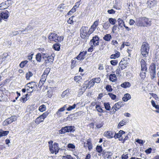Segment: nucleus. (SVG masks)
<instances>
[{
  "label": "nucleus",
  "mask_w": 159,
  "mask_h": 159,
  "mask_svg": "<svg viewBox=\"0 0 159 159\" xmlns=\"http://www.w3.org/2000/svg\"><path fill=\"white\" fill-rule=\"evenodd\" d=\"M150 49L149 44L146 42L143 43L141 47V54L143 57L146 58L148 56Z\"/></svg>",
  "instance_id": "1"
},
{
  "label": "nucleus",
  "mask_w": 159,
  "mask_h": 159,
  "mask_svg": "<svg viewBox=\"0 0 159 159\" xmlns=\"http://www.w3.org/2000/svg\"><path fill=\"white\" fill-rule=\"evenodd\" d=\"M53 143V142L52 141H50L48 142L49 150L52 153H55V154H56L58 153L60 148L58 147V143H55L52 144Z\"/></svg>",
  "instance_id": "2"
},
{
  "label": "nucleus",
  "mask_w": 159,
  "mask_h": 159,
  "mask_svg": "<svg viewBox=\"0 0 159 159\" xmlns=\"http://www.w3.org/2000/svg\"><path fill=\"white\" fill-rule=\"evenodd\" d=\"M48 38L51 41L60 42L63 39V37L61 36L60 37L54 33H51L48 36Z\"/></svg>",
  "instance_id": "3"
},
{
  "label": "nucleus",
  "mask_w": 159,
  "mask_h": 159,
  "mask_svg": "<svg viewBox=\"0 0 159 159\" xmlns=\"http://www.w3.org/2000/svg\"><path fill=\"white\" fill-rule=\"evenodd\" d=\"M141 23H139V26H149L151 25V21L149 19L145 17L141 18Z\"/></svg>",
  "instance_id": "4"
},
{
  "label": "nucleus",
  "mask_w": 159,
  "mask_h": 159,
  "mask_svg": "<svg viewBox=\"0 0 159 159\" xmlns=\"http://www.w3.org/2000/svg\"><path fill=\"white\" fill-rule=\"evenodd\" d=\"M89 29L88 27L82 26L80 30V36L83 39H84L85 37H88L89 34Z\"/></svg>",
  "instance_id": "5"
},
{
  "label": "nucleus",
  "mask_w": 159,
  "mask_h": 159,
  "mask_svg": "<svg viewBox=\"0 0 159 159\" xmlns=\"http://www.w3.org/2000/svg\"><path fill=\"white\" fill-rule=\"evenodd\" d=\"M75 127L73 126H68L62 127L61 129L60 130V134H63L66 132H71L75 131Z\"/></svg>",
  "instance_id": "6"
},
{
  "label": "nucleus",
  "mask_w": 159,
  "mask_h": 159,
  "mask_svg": "<svg viewBox=\"0 0 159 159\" xmlns=\"http://www.w3.org/2000/svg\"><path fill=\"white\" fill-rule=\"evenodd\" d=\"M36 84L34 82L28 83L25 87L28 93L32 92L34 90V86Z\"/></svg>",
  "instance_id": "7"
},
{
  "label": "nucleus",
  "mask_w": 159,
  "mask_h": 159,
  "mask_svg": "<svg viewBox=\"0 0 159 159\" xmlns=\"http://www.w3.org/2000/svg\"><path fill=\"white\" fill-rule=\"evenodd\" d=\"M121 102H119L116 103L111 109V112L112 114H114L115 112L123 106Z\"/></svg>",
  "instance_id": "8"
},
{
  "label": "nucleus",
  "mask_w": 159,
  "mask_h": 159,
  "mask_svg": "<svg viewBox=\"0 0 159 159\" xmlns=\"http://www.w3.org/2000/svg\"><path fill=\"white\" fill-rule=\"evenodd\" d=\"M44 60V64L46 65L48 64H52L54 61V57L52 55L43 57Z\"/></svg>",
  "instance_id": "9"
},
{
  "label": "nucleus",
  "mask_w": 159,
  "mask_h": 159,
  "mask_svg": "<svg viewBox=\"0 0 159 159\" xmlns=\"http://www.w3.org/2000/svg\"><path fill=\"white\" fill-rule=\"evenodd\" d=\"M99 38L97 36L93 37L90 42V45H93L94 46L98 45L99 43Z\"/></svg>",
  "instance_id": "10"
},
{
  "label": "nucleus",
  "mask_w": 159,
  "mask_h": 159,
  "mask_svg": "<svg viewBox=\"0 0 159 159\" xmlns=\"http://www.w3.org/2000/svg\"><path fill=\"white\" fill-rule=\"evenodd\" d=\"M16 120V118L15 116H12L6 120L3 123V125L4 126H6L9 124L11 123L13 121H15Z\"/></svg>",
  "instance_id": "11"
},
{
  "label": "nucleus",
  "mask_w": 159,
  "mask_h": 159,
  "mask_svg": "<svg viewBox=\"0 0 159 159\" xmlns=\"http://www.w3.org/2000/svg\"><path fill=\"white\" fill-rule=\"evenodd\" d=\"M116 134L115 132L112 131H106L104 133V136L108 138H111L114 137L116 139Z\"/></svg>",
  "instance_id": "12"
},
{
  "label": "nucleus",
  "mask_w": 159,
  "mask_h": 159,
  "mask_svg": "<svg viewBox=\"0 0 159 159\" xmlns=\"http://www.w3.org/2000/svg\"><path fill=\"white\" fill-rule=\"evenodd\" d=\"M9 12L7 11L2 12L0 14V23L2 22V19H6L9 16Z\"/></svg>",
  "instance_id": "13"
},
{
  "label": "nucleus",
  "mask_w": 159,
  "mask_h": 159,
  "mask_svg": "<svg viewBox=\"0 0 159 159\" xmlns=\"http://www.w3.org/2000/svg\"><path fill=\"white\" fill-rule=\"evenodd\" d=\"M86 54V51H83L82 52H81L79 55L76 57V58L77 59L79 60H83L84 58V57Z\"/></svg>",
  "instance_id": "14"
},
{
  "label": "nucleus",
  "mask_w": 159,
  "mask_h": 159,
  "mask_svg": "<svg viewBox=\"0 0 159 159\" xmlns=\"http://www.w3.org/2000/svg\"><path fill=\"white\" fill-rule=\"evenodd\" d=\"M119 68L121 70L125 69L127 66L126 62L125 61H121L119 63Z\"/></svg>",
  "instance_id": "15"
},
{
  "label": "nucleus",
  "mask_w": 159,
  "mask_h": 159,
  "mask_svg": "<svg viewBox=\"0 0 159 159\" xmlns=\"http://www.w3.org/2000/svg\"><path fill=\"white\" fill-rule=\"evenodd\" d=\"M140 64L141 67V70H147V67L145 65V62L144 59H142L140 61Z\"/></svg>",
  "instance_id": "16"
},
{
  "label": "nucleus",
  "mask_w": 159,
  "mask_h": 159,
  "mask_svg": "<svg viewBox=\"0 0 159 159\" xmlns=\"http://www.w3.org/2000/svg\"><path fill=\"white\" fill-rule=\"evenodd\" d=\"M131 85L130 83L128 82H125L120 85L121 87L125 89L130 87Z\"/></svg>",
  "instance_id": "17"
},
{
  "label": "nucleus",
  "mask_w": 159,
  "mask_h": 159,
  "mask_svg": "<svg viewBox=\"0 0 159 159\" xmlns=\"http://www.w3.org/2000/svg\"><path fill=\"white\" fill-rule=\"evenodd\" d=\"M67 7V6L65 5L64 4H61L58 6V8L60 12H62L63 9H66Z\"/></svg>",
  "instance_id": "18"
},
{
  "label": "nucleus",
  "mask_w": 159,
  "mask_h": 159,
  "mask_svg": "<svg viewBox=\"0 0 159 159\" xmlns=\"http://www.w3.org/2000/svg\"><path fill=\"white\" fill-rule=\"evenodd\" d=\"M131 98L130 95L129 93H126L122 98L124 102H127Z\"/></svg>",
  "instance_id": "19"
},
{
  "label": "nucleus",
  "mask_w": 159,
  "mask_h": 159,
  "mask_svg": "<svg viewBox=\"0 0 159 159\" xmlns=\"http://www.w3.org/2000/svg\"><path fill=\"white\" fill-rule=\"evenodd\" d=\"M47 77V76L42 75L41 80L39 82V84L41 85H43Z\"/></svg>",
  "instance_id": "20"
},
{
  "label": "nucleus",
  "mask_w": 159,
  "mask_h": 159,
  "mask_svg": "<svg viewBox=\"0 0 159 159\" xmlns=\"http://www.w3.org/2000/svg\"><path fill=\"white\" fill-rule=\"evenodd\" d=\"M9 133L8 131H3L2 129L0 130V138L7 135Z\"/></svg>",
  "instance_id": "21"
},
{
  "label": "nucleus",
  "mask_w": 159,
  "mask_h": 159,
  "mask_svg": "<svg viewBox=\"0 0 159 159\" xmlns=\"http://www.w3.org/2000/svg\"><path fill=\"white\" fill-rule=\"evenodd\" d=\"M44 120L43 118L40 116L36 119L35 122L36 124H39L41 122L43 121Z\"/></svg>",
  "instance_id": "22"
},
{
  "label": "nucleus",
  "mask_w": 159,
  "mask_h": 159,
  "mask_svg": "<svg viewBox=\"0 0 159 159\" xmlns=\"http://www.w3.org/2000/svg\"><path fill=\"white\" fill-rule=\"evenodd\" d=\"M116 76L115 74H111L109 75V80L112 82H115L116 80Z\"/></svg>",
  "instance_id": "23"
},
{
  "label": "nucleus",
  "mask_w": 159,
  "mask_h": 159,
  "mask_svg": "<svg viewBox=\"0 0 159 159\" xmlns=\"http://www.w3.org/2000/svg\"><path fill=\"white\" fill-rule=\"evenodd\" d=\"M120 56V53L118 52H117L116 53L112 54L111 55L110 58L112 59H115L119 57Z\"/></svg>",
  "instance_id": "24"
},
{
  "label": "nucleus",
  "mask_w": 159,
  "mask_h": 159,
  "mask_svg": "<svg viewBox=\"0 0 159 159\" xmlns=\"http://www.w3.org/2000/svg\"><path fill=\"white\" fill-rule=\"evenodd\" d=\"M118 25L120 28H122L123 26L125 25L124 22L123 20L120 18L118 19Z\"/></svg>",
  "instance_id": "25"
},
{
  "label": "nucleus",
  "mask_w": 159,
  "mask_h": 159,
  "mask_svg": "<svg viewBox=\"0 0 159 159\" xmlns=\"http://www.w3.org/2000/svg\"><path fill=\"white\" fill-rule=\"evenodd\" d=\"M125 134V132L123 130H120L118 133L117 134H116V139L117 138H120L122 137V135Z\"/></svg>",
  "instance_id": "26"
},
{
  "label": "nucleus",
  "mask_w": 159,
  "mask_h": 159,
  "mask_svg": "<svg viewBox=\"0 0 159 159\" xmlns=\"http://www.w3.org/2000/svg\"><path fill=\"white\" fill-rule=\"evenodd\" d=\"M112 37L109 34H107L105 35L103 39L106 41H109L111 39Z\"/></svg>",
  "instance_id": "27"
},
{
  "label": "nucleus",
  "mask_w": 159,
  "mask_h": 159,
  "mask_svg": "<svg viewBox=\"0 0 159 159\" xmlns=\"http://www.w3.org/2000/svg\"><path fill=\"white\" fill-rule=\"evenodd\" d=\"M127 122L125 120H123L120 121L117 127L118 128H120L121 127L126 124Z\"/></svg>",
  "instance_id": "28"
},
{
  "label": "nucleus",
  "mask_w": 159,
  "mask_h": 159,
  "mask_svg": "<svg viewBox=\"0 0 159 159\" xmlns=\"http://www.w3.org/2000/svg\"><path fill=\"white\" fill-rule=\"evenodd\" d=\"M108 21L110 24L112 25H115L116 22V20L115 18H109L108 19Z\"/></svg>",
  "instance_id": "29"
},
{
  "label": "nucleus",
  "mask_w": 159,
  "mask_h": 159,
  "mask_svg": "<svg viewBox=\"0 0 159 159\" xmlns=\"http://www.w3.org/2000/svg\"><path fill=\"white\" fill-rule=\"evenodd\" d=\"M69 90L68 89H66L65 91L63 92L61 95V96L62 98H64L67 97L69 94Z\"/></svg>",
  "instance_id": "30"
},
{
  "label": "nucleus",
  "mask_w": 159,
  "mask_h": 159,
  "mask_svg": "<svg viewBox=\"0 0 159 159\" xmlns=\"http://www.w3.org/2000/svg\"><path fill=\"white\" fill-rule=\"evenodd\" d=\"M42 55L40 53H38L36 56V59L38 62H40Z\"/></svg>",
  "instance_id": "31"
},
{
  "label": "nucleus",
  "mask_w": 159,
  "mask_h": 159,
  "mask_svg": "<svg viewBox=\"0 0 159 159\" xmlns=\"http://www.w3.org/2000/svg\"><path fill=\"white\" fill-rule=\"evenodd\" d=\"M104 105L105 107V109L109 111L111 107L109 102H104Z\"/></svg>",
  "instance_id": "32"
},
{
  "label": "nucleus",
  "mask_w": 159,
  "mask_h": 159,
  "mask_svg": "<svg viewBox=\"0 0 159 159\" xmlns=\"http://www.w3.org/2000/svg\"><path fill=\"white\" fill-rule=\"evenodd\" d=\"M95 108L98 112L100 113L103 112V110L101 107L99 105H97L95 107Z\"/></svg>",
  "instance_id": "33"
},
{
  "label": "nucleus",
  "mask_w": 159,
  "mask_h": 159,
  "mask_svg": "<svg viewBox=\"0 0 159 159\" xmlns=\"http://www.w3.org/2000/svg\"><path fill=\"white\" fill-rule=\"evenodd\" d=\"M151 69L153 73V75H156V66L154 64H153L150 66Z\"/></svg>",
  "instance_id": "34"
},
{
  "label": "nucleus",
  "mask_w": 159,
  "mask_h": 159,
  "mask_svg": "<svg viewBox=\"0 0 159 159\" xmlns=\"http://www.w3.org/2000/svg\"><path fill=\"white\" fill-rule=\"evenodd\" d=\"M110 23L107 22H106L103 25V27L105 30H107L110 27Z\"/></svg>",
  "instance_id": "35"
},
{
  "label": "nucleus",
  "mask_w": 159,
  "mask_h": 159,
  "mask_svg": "<svg viewBox=\"0 0 159 159\" xmlns=\"http://www.w3.org/2000/svg\"><path fill=\"white\" fill-rule=\"evenodd\" d=\"M33 74L30 71L28 72L25 75V77L27 80L29 79L32 76Z\"/></svg>",
  "instance_id": "36"
},
{
  "label": "nucleus",
  "mask_w": 159,
  "mask_h": 159,
  "mask_svg": "<svg viewBox=\"0 0 159 159\" xmlns=\"http://www.w3.org/2000/svg\"><path fill=\"white\" fill-rule=\"evenodd\" d=\"M33 29V28L30 25H29L27 27L25 28V29L24 30H22L21 31V32L23 31H26L27 32H29L32 30Z\"/></svg>",
  "instance_id": "37"
},
{
  "label": "nucleus",
  "mask_w": 159,
  "mask_h": 159,
  "mask_svg": "<svg viewBox=\"0 0 159 159\" xmlns=\"http://www.w3.org/2000/svg\"><path fill=\"white\" fill-rule=\"evenodd\" d=\"M7 8V6L5 2H2L0 4V9H5Z\"/></svg>",
  "instance_id": "38"
},
{
  "label": "nucleus",
  "mask_w": 159,
  "mask_h": 159,
  "mask_svg": "<svg viewBox=\"0 0 159 159\" xmlns=\"http://www.w3.org/2000/svg\"><path fill=\"white\" fill-rule=\"evenodd\" d=\"M87 144L88 146V149L89 151H90L91 149H92L93 146L92 143L91 142L89 141V140H88L87 141Z\"/></svg>",
  "instance_id": "39"
},
{
  "label": "nucleus",
  "mask_w": 159,
  "mask_h": 159,
  "mask_svg": "<svg viewBox=\"0 0 159 159\" xmlns=\"http://www.w3.org/2000/svg\"><path fill=\"white\" fill-rule=\"evenodd\" d=\"M50 71V69L49 68H48L46 69L43 74V75L47 76L48 74L49 73Z\"/></svg>",
  "instance_id": "40"
},
{
  "label": "nucleus",
  "mask_w": 159,
  "mask_h": 159,
  "mask_svg": "<svg viewBox=\"0 0 159 159\" xmlns=\"http://www.w3.org/2000/svg\"><path fill=\"white\" fill-rule=\"evenodd\" d=\"M82 77L80 76H75L74 78V80L77 82H79L80 80H81Z\"/></svg>",
  "instance_id": "41"
},
{
  "label": "nucleus",
  "mask_w": 159,
  "mask_h": 159,
  "mask_svg": "<svg viewBox=\"0 0 159 159\" xmlns=\"http://www.w3.org/2000/svg\"><path fill=\"white\" fill-rule=\"evenodd\" d=\"M7 96L4 95H2L1 96L0 98V101H6L7 100Z\"/></svg>",
  "instance_id": "42"
},
{
  "label": "nucleus",
  "mask_w": 159,
  "mask_h": 159,
  "mask_svg": "<svg viewBox=\"0 0 159 159\" xmlns=\"http://www.w3.org/2000/svg\"><path fill=\"white\" fill-rule=\"evenodd\" d=\"M96 150L99 153H101L102 151V147L101 146L97 145L96 147Z\"/></svg>",
  "instance_id": "43"
},
{
  "label": "nucleus",
  "mask_w": 159,
  "mask_h": 159,
  "mask_svg": "<svg viewBox=\"0 0 159 159\" xmlns=\"http://www.w3.org/2000/svg\"><path fill=\"white\" fill-rule=\"evenodd\" d=\"M54 50L57 51H59L60 49V46L59 44L56 43L53 46Z\"/></svg>",
  "instance_id": "44"
},
{
  "label": "nucleus",
  "mask_w": 159,
  "mask_h": 159,
  "mask_svg": "<svg viewBox=\"0 0 159 159\" xmlns=\"http://www.w3.org/2000/svg\"><path fill=\"white\" fill-rule=\"evenodd\" d=\"M96 27L93 26V25H92L90 28L89 29V34H91L94 31H95V30L96 29Z\"/></svg>",
  "instance_id": "45"
},
{
  "label": "nucleus",
  "mask_w": 159,
  "mask_h": 159,
  "mask_svg": "<svg viewBox=\"0 0 159 159\" xmlns=\"http://www.w3.org/2000/svg\"><path fill=\"white\" fill-rule=\"evenodd\" d=\"M28 61L25 60L22 61L20 64V66L21 68H23L25 66V65L28 62Z\"/></svg>",
  "instance_id": "46"
},
{
  "label": "nucleus",
  "mask_w": 159,
  "mask_h": 159,
  "mask_svg": "<svg viewBox=\"0 0 159 159\" xmlns=\"http://www.w3.org/2000/svg\"><path fill=\"white\" fill-rule=\"evenodd\" d=\"M108 95L113 100H115L116 98V96L115 95L113 94L112 93H109Z\"/></svg>",
  "instance_id": "47"
},
{
  "label": "nucleus",
  "mask_w": 159,
  "mask_h": 159,
  "mask_svg": "<svg viewBox=\"0 0 159 159\" xmlns=\"http://www.w3.org/2000/svg\"><path fill=\"white\" fill-rule=\"evenodd\" d=\"M46 110V107L44 105H43L40 106L39 108V110L40 111L43 112Z\"/></svg>",
  "instance_id": "48"
},
{
  "label": "nucleus",
  "mask_w": 159,
  "mask_h": 159,
  "mask_svg": "<svg viewBox=\"0 0 159 159\" xmlns=\"http://www.w3.org/2000/svg\"><path fill=\"white\" fill-rule=\"evenodd\" d=\"M141 72L140 74V76L143 79L146 76V70H141Z\"/></svg>",
  "instance_id": "49"
},
{
  "label": "nucleus",
  "mask_w": 159,
  "mask_h": 159,
  "mask_svg": "<svg viewBox=\"0 0 159 159\" xmlns=\"http://www.w3.org/2000/svg\"><path fill=\"white\" fill-rule=\"evenodd\" d=\"M76 107V104H74L73 105L71 106H70L67 109V110L68 111H70L74 109Z\"/></svg>",
  "instance_id": "50"
},
{
  "label": "nucleus",
  "mask_w": 159,
  "mask_h": 159,
  "mask_svg": "<svg viewBox=\"0 0 159 159\" xmlns=\"http://www.w3.org/2000/svg\"><path fill=\"white\" fill-rule=\"evenodd\" d=\"M106 89L107 90L108 92H111L112 91L111 86L109 85H107L106 86Z\"/></svg>",
  "instance_id": "51"
},
{
  "label": "nucleus",
  "mask_w": 159,
  "mask_h": 159,
  "mask_svg": "<svg viewBox=\"0 0 159 159\" xmlns=\"http://www.w3.org/2000/svg\"><path fill=\"white\" fill-rule=\"evenodd\" d=\"M95 83H99L100 82L101 79L99 77L95 78L92 79Z\"/></svg>",
  "instance_id": "52"
},
{
  "label": "nucleus",
  "mask_w": 159,
  "mask_h": 159,
  "mask_svg": "<svg viewBox=\"0 0 159 159\" xmlns=\"http://www.w3.org/2000/svg\"><path fill=\"white\" fill-rule=\"evenodd\" d=\"M49 112L48 111H46L44 112L43 114L41 115V117H42L44 119L48 115Z\"/></svg>",
  "instance_id": "53"
},
{
  "label": "nucleus",
  "mask_w": 159,
  "mask_h": 159,
  "mask_svg": "<svg viewBox=\"0 0 159 159\" xmlns=\"http://www.w3.org/2000/svg\"><path fill=\"white\" fill-rule=\"evenodd\" d=\"M74 17V16H72L67 21V22L69 24H71L73 23V18Z\"/></svg>",
  "instance_id": "54"
},
{
  "label": "nucleus",
  "mask_w": 159,
  "mask_h": 159,
  "mask_svg": "<svg viewBox=\"0 0 159 159\" xmlns=\"http://www.w3.org/2000/svg\"><path fill=\"white\" fill-rule=\"evenodd\" d=\"M67 147L69 148L75 149V146L72 143H69L67 145Z\"/></svg>",
  "instance_id": "55"
},
{
  "label": "nucleus",
  "mask_w": 159,
  "mask_h": 159,
  "mask_svg": "<svg viewBox=\"0 0 159 159\" xmlns=\"http://www.w3.org/2000/svg\"><path fill=\"white\" fill-rule=\"evenodd\" d=\"M104 69V67L103 66V65L102 64H99L98 65V70L100 71H101L103 70Z\"/></svg>",
  "instance_id": "56"
},
{
  "label": "nucleus",
  "mask_w": 159,
  "mask_h": 159,
  "mask_svg": "<svg viewBox=\"0 0 159 159\" xmlns=\"http://www.w3.org/2000/svg\"><path fill=\"white\" fill-rule=\"evenodd\" d=\"M117 26V25H114L112 29V32L113 33H115V31L116 30Z\"/></svg>",
  "instance_id": "57"
},
{
  "label": "nucleus",
  "mask_w": 159,
  "mask_h": 159,
  "mask_svg": "<svg viewBox=\"0 0 159 159\" xmlns=\"http://www.w3.org/2000/svg\"><path fill=\"white\" fill-rule=\"evenodd\" d=\"M111 64L114 66L116 65L117 63V61L116 60H111L110 61Z\"/></svg>",
  "instance_id": "58"
},
{
  "label": "nucleus",
  "mask_w": 159,
  "mask_h": 159,
  "mask_svg": "<svg viewBox=\"0 0 159 159\" xmlns=\"http://www.w3.org/2000/svg\"><path fill=\"white\" fill-rule=\"evenodd\" d=\"M48 96L49 98H50L52 95V92L51 90L50 89L48 90L47 92Z\"/></svg>",
  "instance_id": "59"
},
{
  "label": "nucleus",
  "mask_w": 159,
  "mask_h": 159,
  "mask_svg": "<svg viewBox=\"0 0 159 159\" xmlns=\"http://www.w3.org/2000/svg\"><path fill=\"white\" fill-rule=\"evenodd\" d=\"M122 70H121V68H119V66H118V68L116 70V74L119 75L121 73Z\"/></svg>",
  "instance_id": "60"
},
{
  "label": "nucleus",
  "mask_w": 159,
  "mask_h": 159,
  "mask_svg": "<svg viewBox=\"0 0 159 159\" xmlns=\"http://www.w3.org/2000/svg\"><path fill=\"white\" fill-rule=\"evenodd\" d=\"M72 157L70 155H67L66 156L62 157V159H71Z\"/></svg>",
  "instance_id": "61"
},
{
  "label": "nucleus",
  "mask_w": 159,
  "mask_h": 159,
  "mask_svg": "<svg viewBox=\"0 0 159 159\" xmlns=\"http://www.w3.org/2000/svg\"><path fill=\"white\" fill-rule=\"evenodd\" d=\"M128 158V156L127 154H123L121 156L122 159H127Z\"/></svg>",
  "instance_id": "62"
},
{
  "label": "nucleus",
  "mask_w": 159,
  "mask_h": 159,
  "mask_svg": "<svg viewBox=\"0 0 159 159\" xmlns=\"http://www.w3.org/2000/svg\"><path fill=\"white\" fill-rule=\"evenodd\" d=\"M107 12L110 14H113L115 12V11L112 9L108 10L107 11Z\"/></svg>",
  "instance_id": "63"
},
{
  "label": "nucleus",
  "mask_w": 159,
  "mask_h": 159,
  "mask_svg": "<svg viewBox=\"0 0 159 159\" xmlns=\"http://www.w3.org/2000/svg\"><path fill=\"white\" fill-rule=\"evenodd\" d=\"M111 44L116 47L118 45V43L116 40H113L111 41Z\"/></svg>",
  "instance_id": "64"
}]
</instances>
